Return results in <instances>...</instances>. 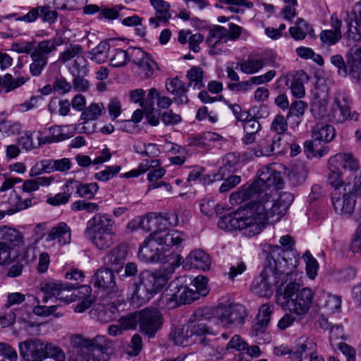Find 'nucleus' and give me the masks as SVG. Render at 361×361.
I'll return each mask as SVG.
<instances>
[{"instance_id": "nucleus-3", "label": "nucleus", "mask_w": 361, "mask_h": 361, "mask_svg": "<svg viewBox=\"0 0 361 361\" xmlns=\"http://www.w3.org/2000/svg\"><path fill=\"white\" fill-rule=\"evenodd\" d=\"M313 298L314 293L310 288H300L299 283L293 281L287 284L282 283L276 294V303L297 315H305L308 312Z\"/></svg>"}, {"instance_id": "nucleus-7", "label": "nucleus", "mask_w": 361, "mask_h": 361, "mask_svg": "<svg viewBox=\"0 0 361 361\" xmlns=\"http://www.w3.org/2000/svg\"><path fill=\"white\" fill-rule=\"evenodd\" d=\"M286 253L281 247L279 245L269 246L264 268H271L274 274L278 279L282 274L288 275L290 273L292 268L295 267L291 259L290 262L286 259Z\"/></svg>"}, {"instance_id": "nucleus-24", "label": "nucleus", "mask_w": 361, "mask_h": 361, "mask_svg": "<svg viewBox=\"0 0 361 361\" xmlns=\"http://www.w3.org/2000/svg\"><path fill=\"white\" fill-rule=\"evenodd\" d=\"M31 202L32 200L29 198L23 200L16 192L13 190L10 192L8 200L2 201L1 204L8 206L4 212L7 215H12L28 208L31 205Z\"/></svg>"}, {"instance_id": "nucleus-2", "label": "nucleus", "mask_w": 361, "mask_h": 361, "mask_svg": "<svg viewBox=\"0 0 361 361\" xmlns=\"http://www.w3.org/2000/svg\"><path fill=\"white\" fill-rule=\"evenodd\" d=\"M169 266L155 272L148 270L140 274L139 281L135 283L133 295L140 300V302H147L154 294L160 291L171 278L176 268L183 262V257L176 255Z\"/></svg>"}, {"instance_id": "nucleus-37", "label": "nucleus", "mask_w": 361, "mask_h": 361, "mask_svg": "<svg viewBox=\"0 0 361 361\" xmlns=\"http://www.w3.org/2000/svg\"><path fill=\"white\" fill-rule=\"evenodd\" d=\"M149 226L151 233H157L159 235H164L167 229V220L164 218L162 214L156 213L149 214Z\"/></svg>"}, {"instance_id": "nucleus-53", "label": "nucleus", "mask_w": 361, "mask_h": 361, "mask_svg": "<svg viewBox=\"0 0 361 361\" xmlns=\"http://www.w3.org/2000/svg\"><path fill=\"white\" fill-rule=\"evenodd\" d=\"M307 108L308 104L306 102L300 100V99L295 100L290 104L286 117L287 118L292 116L301 118L304 116Z\"/></svg>"}, {"instance_id": "nucleus-46", "label": "nucleus", "mask_w": 361, "mask_h": 361, "mask_svg": "<svg viewBox=\"0 0 361 361\" xmlns=\"http://www.w3.org/2000/svg\"><path fill=\"white\" fill-rule=\"evenodd\" d=\"M83 50L79 44H71L66 50L60 53L59 61L66 63L69 61L76 60L78 56L82 55Z\"/></svg>"}, {"instance_id": "nucleus-29", "label": "nucleus", "mask_w": 361, "mask_h": 361, "mask_svg": "<svg viewBox=\"0 0 361 361\" xmlns=\"http://www.w3.org/2000/svg\"><path fill=\"white\" fill-rule=\"evenodd\" d=\"M58 239L61 245L70 243L71 240V228L64 222L59 223L54 227L46 238L47 241H51Z\"/></svg>"}, {"instance_id": "nucleus-10", "label": "nucleus", "mask_w": 361, "mask_h": 361, "mask_svg": "<svg viewBox=\"0 0 361 361\" xmlns=\"http://www.w3.org/2000/svg\"><path fill=\"white\" fill-rule=\"evenodd\" d=\"M278 282V277L274 274L271 268H264L260 274L253 280L250 290L259 297H269Z\"/></svg>"}, {"instance_id": "nucleus-11", "label": "nucleus", "mask_w": 361, "mask_h": 361, "mask_svg": "<svg viewBox=\"0 0 361 361\" xmlns=\"http://www.w3.org/2000/svg\"><path fill=\"white\" fill-rule=\"evenodd\" d=\"M94 286L106 291L109 298L120 297L122 291L116 286L114 271L101 267L92 277Z\"/></svg>"}, {"instance_id": "nucleus-47", "label": "nucleus", "mask_w": 361, "mask_h": 361, "mask_svg": "<svg viewBox=\"0 0 361 361\" xmlns=\"http://www.w3.org/2000/svg\"><path fill=\"white\" fill-rule=\"evenodd\" d=\"M70 73L72 75H87L89 70L87 68V61L85 56H78L76 60H73L68 67Z\"/></svg>"}, {"instance_id": "nucleus-58", "label": "nucleus", "mask_w": 361, "mask_h": 361, "mask_svg": "<svg viewBox=\"0 0 361 361\" xmlns=\"http://www.w3.org/2000/svg\"><path fill=\"white\" fill-rule=\"evenodd\" d=\"M190 286L194 289L195 293H198V297L205 296L208 294L207 282L208 279L204 276H197L192 279Z\"/></svg>"}, {"instance_id": "nucleus-38", "label": "nucleus", "mask_w": 361, "mask_h": 361, "mask_svg": "<svg viewBox=\"0 0 361 361\" xmlns=\"http://www.w3.org/2000/svg\"><path fill=\"white\" fill-rule=\"evenodd\" d=\"M228 30L220 25H215L210 29L206 42L208 45H214L216 43H221L228 41Z\"/></svg>"}, {"instance_id": "nucleus-19", "label": "nucleus", "mask_w": 361, "mask_h": 361, "mask_svg": "<svg viewBox=\"0 0 361 361\" xmlns=\"http://www.w3.org/2000/svg\"><path fill=\"white\" fill-rule=\"evenodd\" d=\"M329 166L331 169H340L356 171L359 169V161L350 153H338L329 160Z\"/></svg>"}, {"instance_id": "nucleus-27", "label": "nucleus", "mask_w": 361, "mask_h": 361, "mask_svg": "<svg viewBox=\"0 0 361 361\" xmlns=\"http://www.w3.org/2000/svg\"><path fill=\"white\" fill-rule=\"evenodd\" d=\"M58 45L56 39L42 40L35 45L31 55L48 62L50 55L57 50Z\"/></svg>"}, {"instance_id": "nucleus-8", "label": "nucleus", "mask_w": 361, "mask_h": 361, "mask_svg": "<svg viewBox=\"0 0 361 361\" xmlns=\"http://www.w3.org/2000/svg\"><path fill=\"white\" fill-rule=\"evenodd\" d=\"M140 330L149 338L154 337L163 324V316L157 308H145L140 311Z\"/></svg>"}, {"instance_id": "nucleus-15", "label": "nucleus", "mask_w": 361, "mask_h": 361, "mask_svg": "<svg viewBox=\"0 0 361 361\" xmlns=\"http://www.w3.org/2000/svg\"><path fill=\"white\" fill-rule=\"evenodd\" d=\"M246 316L245 307L237 303L224 307L219 316V319L224 326L229 328L243 324Z\"/></svg>"}, {"instance_id": "nucleus-30", "label": "nucleus", "mask_w": 361, "mask_h": 361, "mask_svg": "<svg viewBox=\"0 0 361 361\" xmlns=\"http://www.w3.org/2000/svg\"><path fill=\"white\" fill-rule=\"evenodd\" d=\"M243 122V130L245 135L243 138V142L246 145L253 143L256 140V135L260 130L261 126L259 121L251 115L246 116V119L241 121Z\"/></svg>"}, {"instance_id": "nucleus-33", "label": "nucleus", "mask_w": 361, "mask_h": 361, "mask_svg": "<svg viewBox=\"0 0 361 361\" xmlns=\"http://www.w3.org/2000/svg\"><path fill=\"white\" fill-rule=\"evenodd\" d=\"M317 345L313 341L300 338L297 341L296 346L293 349L291 360L293 361H302L303 355L310 352H315Z\"/></svg>"}, {"instance_id": "nucleus-31", "label": "nucleus", "mask_w": 361, "mask_h": 361, "mask_svg": "<svg viewBox=\"0 0 361 361\" xmlns=\"http://www.w3.org/2000/svg\"><path fill=\"white\" fill-rule=\"evenodd\" d=\"M350 68L349 78L353 82L361 85V48L355 47V53L348 58Z\"/></svg>"}, {"instance_id": "nucleus-59", "label": "nucleus", "mask_w": 361, "mask_h": 361, "mask_svg": "<svg viewBox=\"0 0 361 361\" xmlns=\"http://www.w3.org/2000/svg\"><path fill=\"white\" fill-rule=\"evenodd\" d=\"M140 311L129 314L119 320L123 330L134 329L137 325L140 326Z\"/></svg>"}, {"instance_id": "nucleus-64", "label": "nucleus", "mask_w": 361, "mask_h": 361, "mask_svg": "<svg viewBox=\"0 0 361 361\" xmlns=\"http://www.w3.org/2000/svg\"><path fill=\"white\" fill-rule=\"evenodd\" d=\"M341 32H336L331 30H323L320 34L321 41L329 45L336 44L341 39Z\"/></svg>"}, {"instance_id": "nucleus-4", "label": "nucleus", "mask_w": 361, "mask_h": 361, "mask_svg": "<svg viewBox=\"0 0 361 361\" xmlns=\"http://www.w3.org/2000/svg\"><path fill=\"white\" fill-rule=\"evenodd\" d=\"M84 233L98 250L105 251L115 243L116 225L109 214L97 213L87 221Z\"/></svg>"}, {"instance_id": "nucleus-5", "label": "nucleus", "mask_w": 361, "mask_h": 361, "mask_svg": "<svg viewBox=\"0 0 361 361\" xmlns=\"http://www.w3.org/2000/svg\"><path fill=\"white\" fill-rule=\"evenodd\" d=\"M192 283V278L185 275L178 276L170 282L164 295L169 308L189 304L200 298L198 293L190 286Z\"/></svg>"}, {"instance_id": "nucleus-44", "label": "nucleus", "mask_w": 361, "mask_h": 361, "mask_svg": "<svg viewBox=\"0 0 361 361\" xmlns=\"http://www.w3.org/2000/svg\"><path fill=\"white\" fill-rule=\"evenodd\" d=\"M63 283H64L59 281H49L42 283L40 289L44 293V295L42 298L43 302H47L49 298L51 297L56 298V297L60 295V290H61V287Z\"/></svg>"}, {"instance_id": "nucleus-49", "label": "nucleus", "mask_w": 361, "mask_h": 361, "mask_svg": "<svg viewBox=\"0 0 361 361\" xmlns=\"http://www.w3.org/2000/svg\"><path fill=\"white\" fill-rule=\"evenodd\" d=\"M303 76H305L304 72L300 75H295L290 84L291 94L297 99H302L305 96Z\"/></svg>"}, {"instance_id": "nucleus-41", "label": "nucleus", "mask_w": 361, "mask_h": 361, "mask_svg": "<svg viewBox=\"0 0 361 361\" xmlns=\"http://www.w3.org/2000/svg\"><path fill=\"white\" fill-rule=\"evenodd\" d=\"M106 111L102 102L92 103L81 114V119L84 121H93L97 119Z\"/></svg>"}, {"instance_id": "nucleus-13", "label": "nucleus", "mask_w": 361, "mask_h": 361, "mask_svg": "<svg viewBox=\"0 0 361 361\" xmlns=\"http://www.w3.org/2000/svg\"><path fill=\"white\" fill-rule=\"evenodd\" d=\"M49 345L39 339L26 340L18 344L20 355L23 361H40Z\"/></svg>"}, {"instance_id": "nucleus-45", "label": "nucleus", "mask_w": 361, "mask_h": 361, "mask_svg": "<svg viewBox=\"0 0 361 361\" xmlns=\"http://www.w3.org/2000/svg\"><path fill=\"white\" fill-rule=\"evenodd\" d=\"M267 325L256 322L252 327L250 334L255 342L258 344H264L270 341L269 334L267 331Z\"/></svg>"}, {"instance_id": "nucleus-32", "label": "nucleus", "mask_w": 361, "mask_h": 361, "mask_svg": "<svg viewBox=\"0 0 361 361\" xmlns=\"http://www.w3.org/2000/svg\"><path fill=\"white\" fill-rule=\"evenodd\" d=\"M317 345L313 341L300 338L297 341L296 346L293 349L291 360L293 361H302L303 355L310 352H315Z\"/></svg>"}, {"instance_id": "nucleus-36", "label": "nucleus", "mask_w": 361, "mask_h": 361, "mask_svg": "<svg viewBox=\"0 0 361 361\" xmlns=\"http://www.w3.org/2000/svg\"><path fill=\"white\" fill-rule=\"evenodd\" d=\"M110 44L106 41L101 42L96 47L89 51V57L97 63H104L109 57Z\"/></svg>"}, {"instance_id": "nucleus-42", "label": "nucleus", "mask_w": 361, "mask_h": 361, "mask_svg": "<svg viewBox=\"0 0 361 361\" xmlns=\"http://www.w3.org/2000/svg\"><path fill=\"white\" fill-rule=\"evenodd\" d=\"M73 193L72 186L70 184L69 180L66 181L64 187L63 192L56 194L54 197H50L47 199V202L49 204L58 206L66 204Z\"/></svg>"}, {"instance_id": "nucleus-23", "label": "nucleus", "mask_w": 361, "mask_h": 361, "mask_svg": "<svg viewBox=\"0 0 361 361\" xmlns=\"http://www.w3.org/2000/svg\"><path fill=\"white\" fill-rule=\"evenodd\" d=\"M151 238L157 242V245H161L165 250L173 246H178L184 240V234L178 230H171L164 235L151 233Z\"/></svg>"}, {"instance_id": "nucleus-50", "label": "nucleus", "mask_w": 361, "mask_h": 361, "mask_svg": "<svg viewBox=\"0 0 361 361\" xmlns=\"http://www.w3.org/2000/svg\"><path fill=\"white\" fill-rule=\"evenodd\" d=\"M137 66L140 71V75L145 79H147L154 74V68L157 67V64L156 62L149 55Z\"/></svg>"}, {"instance_id": "nucleus-39", "label": "nucleus", "mask_w": 361, "mask_h": 361, "mask_svg": "<svg viewBox=\"0 0 361 361\" xmlns=\"http://www.w3.org/2000/svg\"><path fill=\"white\" fill-rule=\"evenodd\" d=\"M111 341H110L105 336L97 335L94 338H90V352L95 354L97 350L102 353L108 352L111 348Z\"/></svg>"}, {"instance_id": "nucleus-54", "label": "nucleus", "mask_w": 361, "mask_h": 361, "mask_svg": "<svg viewBox=\"0 0 361 361\" xmlns=\"http://www.w3.org/2000/svg\"><path fill=\"white\" fill-rule=\"evenodd\" d=\"M47 348L45 355L40 361H65V354L60 348L51 343Z\"/></svg>"}, {"instance_id": "nucleus-52", "label": "nucleus", "mask_w": 361, "mask_h": 361, "mask_svg": "<svg viewBox=\"0 0 361 361\" xmlns=\"http://www.w3.org/2000/svg\"><path fill=\"white\" fill-rule=\"evenodd\" d=\"M121 170L118 165L108 166L106 168L94 174V178L98 181L106 182L115 177Z\"/></svg>"}, {"instance_id": "nucleus-61", "label": "nucleus", "mask_w": 361, "mask_h": 361, "mask_svg": "<svg viewBox=\"0 0 361 361\" xmlns=\"http://www.w3.org/2000/svg\"><path fill=\"white\" fill-rule=\"evenodd\" d=\"M71 209L75 212L84 210L89 213H93L99 211V206L95 202H90L85 200H77L71 204Z\"/></svg>"}, {"instance_id": "nucleus-62", "label": "nucleus", "mask_w": 361, "mask_h": 361, "mask_svg": "<svg viewBox=\"0 0 361 361\" xmlns=\"http://www.w3.org/2000/svg\"><path fill=\"white\" fill-rule=\"evenodd\" d=\"M303 259L306 264V271L308 276L314 279L317 274L318 263L309 251L303 255Z\"/></svg>"}, {"instance_id": "nucleus-14", "label": "nucleus", "mask_w": 361, "mask_h": 361, "mask_svg": "<svg viewBox=\"0 0 361 361\" xmlns=\"http://www.w3.org/2000/svg\"><path fill=\"white\" fill-rule=\"evenodd\" d=\"M287 149V142L281 135H268L261 140L255 150L257 157H269L283 152Z\"/></svg>"}, {"instance_id": "nucleus-26", "label": "nucleus", "mask_w": 361, "mask_h": 361, "mask_svg": "<svg viewBox=\"0 0 361 361\" xmlns=\"http://www.w3.org/2000/svg\"><path fill=\"white\" fill-rule=\"evenodd\" d=\"M211 265V259L209 256L203 250H195L190 253L186 258L185 267L190 269L195 268L202 270L209 269Z\"/></svg>"}, {"instance_id": "nucleus-57", "label": "nucleus", "mask_w": 361, "mask_h": 361, "mask_svg": "<svg viewBox=\"0 0 361 361\" xmlns=\"http://www.w3.org/2000/svg\"><path fill=\"white\" fill-rule=\"evenodd\" d=\"M327 104L328 102L325 98L314 99L313 102L311 104L310 108V111L313 116L317 119H319L324 117L326 113Z\"/></svg>"}, {"instance_id": "nucleus-25", "label": "nucleus", "mask_w": 361, "mask_h": 361, "mask_svg": "<svg viewBox=\"0 0 361 361\" xmlns=\"http://www.w3.org/2000/svg\"><path fill=\"white\" fill-rule=\"evenodd\" d=\"M336 136V130L331 125L322 122L317 123L312 129V137L314 142L322 141L331 142Z\"/></svg>"}, {"instance_id": "nucleus-34", "label": "nucleus", "mask_w": 361, "mask_h": 361, "mask_svg": "<svg viewBox=\"0 0 361 361\" xmlns=\"http://www.w3.org/2000/svg\"><path fill=\"white\" fill-rule=\"evenodd\" d=\"M265 59L249 56L246 60L237 63L235 68L247 75H252L259 71L264 66Z\"/></svg>"}, {"instance_id": "nucleus-40", "label": "nucleus", "mask_w": 361, "mask_h": 361, "mask_svg": "<svg viewBox=\"0 0 361 361\" xmlns=\"http://www.w3.org/2000/svg\"><path fill=\"white\" fill-rule=\"evenodd\" d=\"M204 71L202 68L194 66L187 73V78L189 80L188 87H193L194 89L200 90L204 87L203 83Z\"/></svg>"}, {"instance_id": "nucleus-20", "label": "nucleus", "mask_w": 361, "mask_h": 361, "mask_svg": "<svg viewBox=\"0 0 361 361\" xmlns=\"http://www.w3.org/2000/svg\"><path fill=\"white\" fill-rule=\"evenodd\" d=\"M188 85L178 78L171 80L167 79L166 81V88L167 91L173 95V101L178 104H186L189 102L187 95Z\"/></svg>"}, {"instance_id": "nucleus-22", "label": "nucleus", "mask_w": 361, "mask_h": 361, "mask_svg": "<svg viewBox=\"0 0 361 361\" xmlns=\"http://www.w3.org/2000/svg\"><path fill=\"white\" fill-rule=\"evenodd\" d=\"M0 242L9 247V251L24 243L23 233L16 228L6 226H0Z\"/></svg>"}, {"instance_id": "nucleus-28", "label": "nucleus", "mask_w": 361, "mask_h": 361, "mask_svg": "<svg viewBox=\"0 0 361 361\" xmlns=\"http://www.w3.org/2000/svg\"><path fill=\"white\" fill-rule=\"evenodd\" d=\"M72 186L73 192L75 190V193L81 198L92 200L99 190V185L95 182L81 183L75 180H69Z\"/></svg>"}, {"instance_id": "nucleus-16", "label": "nucleus", "mask_w": 361, "mask_h": 361, "mask_svg": "<svg viewBox=\"0 0 361 361\" xmlns=\"http://www.w3.org/2000/svg\"><path fill=\"white\" fill-rule=\"evenodd\" d=\"M70 341L71 345L78 348L73 361H101L97 355L90 352V338H85L80 334H73Z\"/></svg>"}, {"instance_id": "nucleus-1", "label": "nucleus", "mask_w": 361, "mask_h": 361, "mask_svg": "<svg viewBox=\"0 0 361 361\" xmlns=\"http://www.w3.org/2000/svg\"><path fill=\"white\" fill-rule=\"evenodd\" d=\"M283 185L280 172L269 166L261 168L257 180L230 195L231 204H240L252 198L257 200L221 217L218 227L227 231L239 230L249 237L260 233L267 219L276 217L279 220L293 202L294 196L289 192H282L275 201L271 200L272 190L281 188Z\"/></svg>"}, {"instance_id": "nucleus-63", "label": "nucleus", "mask_w": 361, "mask_h": 361, "mask_svg": "<svg viewBox=\"0 0 361 361\" xmlns=\"http://www.w3.org/2000/svg\"><path fill=\"white\" fill-rule=\"evenodd\" d=\"M188 330L186 331H185L184 327L178 326L171 332L169 338L171 340L174 341L175 344L178 345H183L190 336L188 334Z\"/></svg>"}, {"instance_id": "nucleus-17", "label": "nucleus", "mask_w": 361, "mask_h": 361, "mask_svg": "<svg viewBox=\"0 0 361 361\" xmlns=\"http://www.w3.org/2000/svg\"><path fill=\"white\" fill-rule=\"evenodd\" d=\"M149 2L155 11L154 16L149 20V25L154 29L157 28L160 24L166 25L171 18L170 4L164 0H149Z\"/></svg>"}, {"instance_id": "nucleus-9", "label": "nucleus", "mask_w": 361, "mask_h": 361, "mask_svg": "<svg viewBox=\"0 0 361 361\" xmlns=\"http://www.w3.org/2000/svg\"><path fill=\"white\" fill-rule=\"evenodd\" d=\"M349 190V188H338L334 190L331 192L334 211L341 216H350L355 211L356 199Z\"/></svg>"}, {"instance_id": "nucleus-55", "label": "nucleus", "mask_w": 361, "mask_h": 361, "mask_svg": "<svg viewBox=\"0 0 361 361\" xmlns=\"http://www.w3.org/2000/svg\"><path fill=\"white\" fill-rule=\"evenodd\" d=\"M329 173L327 176V183L330 185L334 190L343 188L346 183L343 180L340 169H331L329 166Z\"/></svg>"}, {"instance_id": "nucleus-43", "label": "nucleus", "mask_w": 361, "mask_h": 361, "mask_svg": "<svg viewBox=\"0 0 361 361\" xmlns=\"http://www.w3.org/2000/svg\"><path fill=\"white\" fill-rule=\"evenodd\" d=\"M29 80V77L20 76L13 78L10 73H6L3 78L2 87L5 92H9L24 85Z\"/></svg>"}, {"instance_id": "nucleus-18", "label": "nucleus", "mask_w": 361, "mask_h": 361, "mask_svg": "<svg viewBox=\"0 0 361 361\" xmlns=\"http://www.w3.org/2000/svg\"><path fill=\"white\" fill-rule=\"evenodd\" d=\"M128 250L125 245H119L110 250L104 257L105 267L120 272L126 263Z\"/></svg>"}, {"instance_id": "nucleus-35", "label": "nucleus", "mask_w": 361, "mask_h": 361, "mask_svg": "<svg viewBox=\"0 0 361 361\" xmlns=\"http://www.w3.org/2000/svg\"><path fill=\"white\" fill-rule=\"evenodd\" d=\"M355 47L351 48L345 55L346 62L340 54H336L331 57L330 61L337 68L338 75L342 78L350 75V68L348 66V58L350 55L355 53Z\"/></svg>"}, {"instance_id": "nucleus-21", "label": "nucleus", "mask_w": 361, "mask_h": 361, "mask_svg": "<svg viewBox=\"0 0 361 361\" xmlns=\"http://www.w3.org/2000/svg\"><path fill=\"white\" fill-rule=\"evenodd\" d=\"M202 344V352L204 355L211 361H217L223 359L225 354V348L221 346L217 339H209L205 336L200 340Z\"/></svg>"}, {"instance_id": "nucleus-48", "label": "nucleus", "mask_w": 361, "mask_h": 361, "mask_svg": "<svg viewBox=\"0 0 361 361\" xmlns=\"http://www.w3.org/2000/svg\"><path fill=\"white\" fill-rule=\"evenodd\" d=\"M128 50L114 49L109 54V61L112 66L121 67L128 61Z\"/></svg>"}, {"instance_id": "nucleus-12", "label": "nucleus", "mask_w": 361, "mask_h": 361, "mask_svg": "<svg viewBox=\"0 0 361 361\" xmlns=\"http://www.w3.org/2000/svg\"><path fill=\"white\" fill-rule=\"evenodd\" d=\"M157 242L151 238V234L140 245L137 257L139 259L145 263H154L162 262H170V259H166V256L163 252L164 247H156Z\"/></svg>"}, {"instance_id": "nucleus-60", "label": "nucleus", "mask_w": 361, "mask_h": 361, "mask_svg": "<svg viewBox=\"0 0 361 361\" xmlns=\"http://www.w3.org/2000/svg\"><path fill=\"white\" fill-rule=\"evenodd\" d=\"M287 117L283 115H276L271 124V130L274 131L276 135H281L284 137V133L288 130Z\"/></svg>"}, {"instance_id": "nucleus-51", "label": "nucleus", "mask_w": 361, "mask_h": 361, "mask_svg": "<svg viewBox=\"0 0 361 361\" xmlns=\"http://www.w3.org/2000/svg\"><path fill=\"white\" fill-rule=\"evenodd\" d=\"M54 159H43L37 162L31 169L30 175L37 176L42 173H49L54 171Z\"/></svg>"}, {"instance_id": "nucleus-6", "label": "nucleus", "mask_w": 361, "mask_h": 361, "mask_svg": "<svg viewBox=\"0 0 361 361\" xmlns=\"http://www.w3.org/2000/svg\"><path fill=\"white\" fill-rule=\"evenodd\" d=\"M350 103V96L346 92H336L331 109V119L339 123L347 120L358 121L359 114L351 111Z\"/></svg>"}, {"instance_id": "nucleus-56", "label": "nucleus", "mask_w": 361, "mask_h": 361, "mask_svg": "<svg viewBox=\"0 0 361 361\" xmlns=\"http://www.w3.org/2000/svg\"><path fill=\"white\" fill-rule=\"evenodd\" d=\"M274 310V305L273 304L264 303L261 305L257 316V322L268 326Z\"/></svg>"}]
</instances>
